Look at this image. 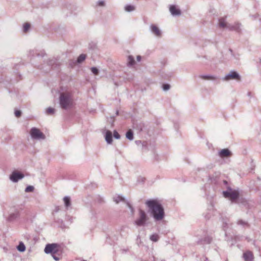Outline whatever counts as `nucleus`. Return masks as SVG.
I'll return each mask as SVG.
<instances>
[{"label":"nucleus","mask_w":261,"mask_h":261,"mask_svg":"<svg viewBox=\"0 0 261 261\" xmlns=\"http://www.w3.org/2000/svg\"><path fill=\"white\" fill-rule=\"evenodd\" d=\"M73 94L71 91L61 92L59 97V104L61 108L66 110L73 106Z\"/></svg>","instance_id":"f03ea898"},{"label":"nucleus","mask_w":261,"mask_h":261,"mask_svg":"<svg viewBox=\"0 0 261 261\" xmlns=\"http://www.w3.org/2000/svg\"><path fill=\"white\" fill-rule=\"evenodd\" d=\"M243 257L245 261H253V255L252 252L248 251L244 253Z\"/></svg>","instance_id":"f8f14e48"},{"label":"nucleus","mask_w":261,"mask_h":261,"mask_svg":"<svg viewBox=\"0 0 261 261\" xmlns=\"http://www.w3.org/2000/svg\"><path fill=\"white\" fill-rule=\"evenodd\" d=\"M169 11L173 16H179L181 12L178 6L175 5H170L169 6Z\"/></svg>","instance_id":"1a4fd4ad"},{"label":"nucleus","mask_w":261,"mask_h":261,"mask_svg":"<svg viewBox=\"0 0 261 261\" xmlns=\"http://www.w3.org/2000/svg\"><path fill=\"white\" fill-rule=\"evenodd\" d=\"M113 199L114 201L117 204L121 201L125 202V203L126 202L125 201V199L122 196L119 195H115Z\"/></svg>","instance_id":"2eb2a0df"},{"label":"nucleus","mask_w":261,"mask_h":261,"mask_svg":"<svg viewBox=\"0 0 261 261\" xmlns=\"http://www.w3.org/2000/svg\"><path fill=\"white\" fill-rule=\"evenodd\" d=\"M30 28V24L28 23L24 24L23 27V30L24 32H27Z\"/></svg>","instance_id":"bb28decb"},{"label":"nucleus","mask_w":261,"mask_h":261,"mask_svg":"<svg viewBox=\"0 0 261 261\" xmlns=\"http://www.w3.org/2000/svg\"><path fill=\"white\" fill-rule=\"evenodd\" d=\"M149 219V218L146 212L140 208L138 210V217L135 220L134 223L137 226H145L147 224V222Z\"/></svg>","instance_id":"7ed1b4c3"},{"label":"nucleus","mask_w":261,"mask_h":261,"mask_svg":"<svg viewBox=\"0 0 261 261\" xmlns=\"http://www.w3.org/2000/svg\"><path fill=\"white\" fill-rule=\"evenodd\" d=\"M18 251L20 252H23L25 250V246L22 242H20L17 247Z\"/></svg>","instance_id":"5701e85b"},{"label":"nucleus","mask_w":261,"mask_h":261,"mask_svg":"<svg viewBox=\"0 0 261 261\" xmlns=\"http://www.w3.org/2000/svg\"><path fill=\"white\" fill-rule=\"evenodd\" d=\"M137 241L138 243L139 242L140 243H141V239H140V237L139 236H138L137 239Z\"/></svg>","instance_id":"4c0bfd02"},{"label":"nucleus","mask_w":261,"mask_h":261,"mask_svg":"<svg viewBox=\"0 0 261 261\" xmlns=\"http://www.w3.org/2000/svg\"><path fill=\"white\" fill-rule=\"evenodd\" d=\"M218 155L222 158L227 157L230 155V151L228 149H223L218 152Z\"/></svg>","instance_id":"ddd939ff"},{"label":"nucleus","mask_w":261,"mask_h":261,"mask_svg":"<svg viewBox=\"0 0 261 261\" xmlns=\"http://www.w3.org/2000/svg\"><path fill=\"white\" fill-rule=\"evenodd\" d=\"M150 29L151 33L153 34L155 36L158 37L161 36V31L156 25L151 24L150 26Z\"/></svg>","instance_id":"9b49d317"},{"label":"nucleus","mask_w":261,"mask_h":261,"mask_svg":"<svg viewBox=\"0 0 261 261\" xmlns=\"http://www.w3.org/2000/svg\"><path fill=\"white\" fill-rule=\"evenodd\" d=\"M53 257L55 260L58 261L59 260V258L58 257L56 256V255H53Z\"/></svg>","instance_id":"c9c22d12"},{"label":"nucleus","mask_w":261,"mask_h":261,"mask_svg":"<svg viewBox=\"0 0 261 261\" xmlns=\"http://www.w3.org/2000/svg\"><path fill=\"white\" fill-rule=\"evenodd\" d=\"M97 5L100 7H103L105 5V3L103 0H99L97 2Z\"/></svg>","instance_id":"473e14b6"},{"label":"nucleus","mask_w":261,"mask_h":261,"mask_svg":"<svg viewBox=\"0 0 261 261\" xmlns=\"http://www.w3.org/2000/svg\"><path fill=\"white\" fill-rule=\"evenodd\" d=\"M57 244H48L46 245L45 249H44V252L46 254L49 253H55L57 252Z\"/></svg>","instance_id":"9d476101"},{"label":"nucleus","mask_w":261,"mask_h":261,"mask_svg":"<svg viewBox=\"0 0 261 261\" xmlns=\"http://www.w3.org/2000/svg\"><path fill=\"white\" fill-rule=\"evenodd\" d=\"M223 195L225 198L229 199L232 203L237 202L239 197V192L238 190L228 187L226 191L223 192Z\"/></svg>","instance_id":"20e7f679"},{"label":"nucleus","mask_w":261,"mask_h":261,"mask_svg":"<svg viewBox=\"0 0 261 261\" xmlns=\"http://www.w3.org/2000/svg\"><path fill=\"white\" fill-rule=\"evenodd\" d=\"M114 137L116 139H119L120 138V136L118 134V133L116 130L114 131L113 134Z\"/></svg>","instance_id":"2f4dec72"},{"label":"nucleus","mask_w":261,"mask_h":261,"mask_svg":"<svg viewBox=\"0 0 261 261\" xmlns=\"http://www.w3.org/2000/svg\"><path fill=\"white\" fill-rule=\"evenodd\" d=\"M46 113L47 114L53 115L55 113V109L52 108H48L46 109Z\"/></svg>","instance_id":"a878e982"},{"label":"nucleus","mask_w":261,"mask_h":261,"mask_svg":"<svg viewBox=\"0 0 261 261\" xmlns=\"http://www.w3.org/2000/svg\"><path fill=\"white\" fill-rule=\"evenodd\" d=\"M212 241V238L210 237H206L203 240H200L199 243L201 244H210Z\"/></svg>","instance_id":"6ab92c4d"},{"label":"nucleus","mask_w":261,"mask_h":261,"mask_svg":"<svg viewBox=\"0 0 261 261\" xmlns=\"http://www.w3.org/2000/svg\"><path fill=\"white\" fill-rule=\"evenodd\" d=\"M126 138L132 141L134 139V133L132 130L129 129L126 133Z\"/></svg>","instance_id":"a211bd4d"},{"label":"nucleus","mask_w":261,"mask_h":261,"mask_svg":"<svg viewBox=\"0 0 261 261\" xmlns=\"http://www.w3.org/2000/svg\"><path fill=\"white\" fill-rule=\"evenodd\" d=\"M159 238H160V237H159V234H158L156 233H153V234H151L149 237L150 240L151 241L154 242H158L159 240Z\"/></svg>","instance_id":"412c9836"},{"label":"nucleus","mask_w":261,"mask_h":261,"mask_svg":"<svg viewBox=\"0 0 261 261\" xmlns=\"http://www.w3.org/2000/svg\"><path fill=\"white\" fill-rule=\"evenodd\" d=\"M21 112L20 110L15 111V115L16 117H19L21 116Z\"/></svg>","instance_id":"72a5a7b5"},{"label":"nucleus","mask_w":261,"mask_h":261,"mask_svg":"<svg viewBox=\"0 0 261 261\" xmlns=\"http://www.w3.org/2000/svg\"><path fill=\"white\" fill-rule=\"evenodd\" d=\"M237 224L239 225H241V226H242L243 227H248L249 226V224L248 223L244 221V220H239L237 221Z\"/></svg>","instance_id":"393cba45"},{"label":"nucleus","mask_w":261,"mask_h":261,"mask_svg":"<svg viewBox=\"0 0 261 261\" xmlns=\"http://www.w3.org/2000/svg\"><path fill=\"white\" fill-rule=\"evenodd\" d=\"M65 206L68 208L71 205L70 198L69 196H65L63 198Z\"/></svg>","instance_id":"f3484780"},{"label":"nucleus","mask_w":261,"mask_h":261,"mask_svg":"<svg viewBox=\"0 0 261 261\" xmlns=\"http://www.w3.org/2000/svg\"><path fill=\"white\" fill-rule=\"evenodd\" d=\"M145 203L155 222L162 221L164 218V208L156 199L147 200Z\"/></svg>","instance_id":"f257e3e1"},{"label":"nucleus","mask_w":261,"mask_h":261,"mask_svg":"<svg viewBox=\"0 0 261 261\" xmlns=\"http://www.w3.org/2000/svg\"><path fill=\"white\" fill-rule=\"evenodd\" d=\"M224 182L225 184H227V181H225V180H224Z\"/></svg>","instance_id":"ea45409f"},{"label":"nucleus","mask_w":261,"mask_h":261,"mask_svg":"<svg viewBox=\"0 0 261 261\" xmlns=\"http://www.w3.org/2000/svg\"><path fill=\"white\" fill-rule=\"evenodd\" d=\"M86 58V55L85 54H81L77 58L76 62L78 63H81L85 60Z\"/></svg>","instance_id":"b1692460"},{"label":"nucleus","mask_w":261,"mask_h":261,"mask_svg":"<svg viewBox=\"0 0 261 261\" xmlns=\"http://www.w3.org/2000/svg\"><path fill=\"white\" fill-rule=\"evenodd\" d=\"M219 25L220 27H226L230 30H233L238 32H240L241 30V24L239 23H235L233 25L230 24H227L224 19H220Z\"/></svg>","instance_id":"423d86ee"},{"label":"nucleus","mask_w":261,"mask_h":261,"mask_svg":"<svg viewBox=\"0 0 261 261\" xmlns=\"http://www.w3.org/2000/svg\"><path fill=\"white\" fill-rule=\"evenodd\" d=\"M34 190V187L32 186H28L25 189V192H33Z\"/></svg>","instance_id":"cd10ccee"},{"label":"nucleus","mask_w":261,"mask_h":261,"mask_svg":"<svg viewBox=\"0 0 261 261\" xmlns=\"http://www.w3.org/2000/svg\"><path fill=\"white\" fill-rule=\"evenodd\" d=\"M126 205L127 206V207L129 208L130 211V212L132 213V215L134 214V208H133V207L131 205V204L128 202H126Z\"/></svg>","instance_id":"c85d7f7f"},{"label":"nucleus","mask_w":261,"mask_h":261,"mask_svg":"<svg viewBox=\"0 0 261 261\" xmlns=\"http://www.w3.org/2000/svg\"><path fill=\"white\" fill-rule=\"evenodd\" d=\"M30 135L33 140L42 141L46 139L45 135L39 128L35 127L31 128Z\"/></svg>","instance_id":"39448f33"},{"label":"nucleus","mask_w":261,"mask_h":261,"mask_svg":"<svg viewBox=\"0 0 261 261\" xmlns=\"http://www.w3.org/2000/svg\"><path fill=\"white\" fill-rule=\"evenodd\" d=\"M223 80L229 81L230 80H240V75L239 74L235 71L232 70L229 73L225 75L223 78Z\"/></svg>","instance_id":"6e6552de"},{"label":"nucleus","mask_w":261,"mask_h":261,"mask_svg":"<svg viewBox=\"0 0 261 261\" xmlns=\"http://www.w3.org/2000/svg\"><path fill=\"white\" fill-rule=\"evenodd\" d=\"M16 216L15 215V214H11L9 216V219L10 220H11L12 219H14V218H15Z\"/></svg>","instance_id":"f704fd0d"},{"label":"nucleus","mask_w":261,"mask_h":261,"mask_svg":"<svg viewBox=\"0 0 261 261\" xmlns=\"http://www.w3.org/2000/svg\"><path fill=\"white\" fill-rule=\"evenodd\" d=\"M199 77L205 80H214L216 79V77L212 75L201 74L199 75Z\"/></svg>","instance_id":"dca6fc26"},{"label":"nucleus","mask_w":261,"mask_h":261,"mask_svg":"<svg viewBox=\"0 0 261 261\" xmlns=\"http://www.w3.org/2000/svg\"><path fill=\"white\" fill-rule=\"evenodd\" d=\"M91 70L94 75H97L98 74L99 70L96 67H92Z\"/></svg>","instance_id":"c756f323"},{"label":"nucleus","mask_w":261,"mask_h":261,"mask_svg":"<svg viewBox=\"0 0 261 261\" xmlns=\"http://www.w3.org/2000/svg\"><path fill=\"white\" fill-rule=\"evenodd\" d=\"M162 88H163V90L166 91H168L170 89V86L169 84H163Z\"/></svg>","instance_id":"7c9ffc66"},{"label":"nucleus","mask_w":261,"mask_h":261,"mask_svg":"<svg viewBox=\"0 0 261 261\" xmlns=\"http://www.w3.org/2000/svg\"><path fill=\"white\" fill-rule=\"evenodd\" d=\"M105 139L108 144L112 143L113 141L112 133L110 130H107L105 134Z\"/></svg>","instance_id":"4468645a"},{"label":"nucleus","mask_w":261,"mask_h":261,"mask_svg":"<svg viewBox=\"0 0 261 261\" xmlns=\"http://www.w3.org/2000/svg\"><path fill=\"white\" fill-rule=\"evenodd\" d=\"M137 61L138 62H140L141 61V57L140 56H138L137 57Z\"/></svg>","instance_id":"e433bc0d"},{"label":"nucleus","mask_w":261,"mask_h":261,"mask_svg":"<svg viewBox=\"0 0 261 261\" xmlns=\"http://www.w3.org/2000/svg\"><path fill=\"white\" fill-rule=\"evenodd\" d=\"M229 51H230L231 53H232V50H231V49H229Z\"/></svg>","instance_id":"a19ab883"},{"label":"nucleus","mask_w":261,"mask_h":261,"mask_svg":"<svg viewBox=\"0 0 261 261\" xmlns=\"http://www.w3.org/2000/svg\"><path fill=\"white\" fill-rule=\"evenodd\" d=\"M135 6L132 5H126L124 7L126 12H130L135 10Z\"/></svg>","instance_id":"aec40b11"},{"label":"nucleus","mask_w":261,"mask_h":261,"mask_svg":"<svg viewBox=\"0 0 261 261\" xmlns=\"http://www.w3.org/2000/svg\"><path fill=\"white\" fill-rule=\"evenodd\" d=\"M135 60L133 56H129L127 58V65L129 66H133L135 64Z\"/></svg>","instance_id":"4be33fe9"},{"label":"nucleus","mask_w":261,"mask_h":261,"mask_svg":"<svg viewBox=\"0 0 261 261\" xmlns=\"http://www.w3.org/2000/svg\"><path fill=\"white\" fill-rule=\"evenodd\" d=\"M153 261H163V260L158 259V258H155L154 257H153Z\"/></svg>","instance_id":"58836bf2"},{"label":"nucleus","mask_w":261,"mask_h":261,"mask_svg":"<svg viewBox=\"0 0 261 261\" xmlns=\"http://www.w3.org/2000/svg\"><path fill=\"white\" fill-rule=\"evenodd\" d=\"M24 177V175L23 173L19 171H14L10 175L9 178L12 182H17Z\"/></svg>","instance_id":"0eeeda50"}]
</instances>
